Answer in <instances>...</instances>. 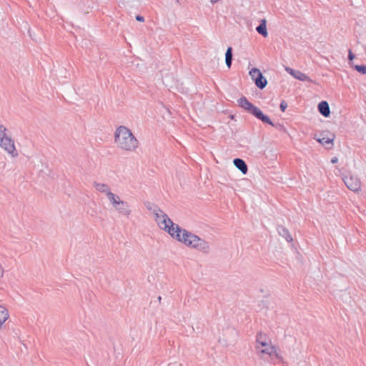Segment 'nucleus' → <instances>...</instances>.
I'll return each mask as SVG.
<instances>
[{"mask_svg": "<svg viewBox=\"0 0 366 366\" xmlns=\"http://www.w3.org/2000/svg\"><path fill=\"white\" fill-rule=\"evenodd\" d=\"M172 238L184 244V245L196 249L204 253H208L210 250L209 244L199 236L181 227V232H177Z\"/></svg>", "mask_w": 366, "mask_h": 366, "instance_id": "f257e3e1", "label": "nucleus"}, {"mask_svg": "<svg viewBox=\"0 0 366 366\" xmlns=\"http://www.w3.org/2000/svg\"><path fill=\"white\" fill-rule=\"evenodd\" d=\"M114 142L119 149L127 152H133L139 147V141L125 126H119L116 129Z\"/></svg>", "mask_w": 366, "mask_h": 366, "instance_id": "f03ea898", "label": "nucleus"}, {"mask_svg": "<svg viewBox=\"0 0 366 366\" xmlns=\"http://www.w3.org/2000/svg\"><path fill=\"white\" fill-rule=\"evenodd\" d=\"M153 214L155 216V221L159 228L168 232L172 237L177 232H181V227L178 224H174L159 207H154Z\"/></svg>", "mask_w": 366, "mask_h": 366, "instance_id": "7ed1b4c3", "label": "nucleus"}, {"mask_svg": "<svg viewBox=\"0 0 366 366\" xmlns=\"http://www.w3.org/2000/svg\"><path fill=\"white\" fill-rule=\"evenodd\" d=\"M238 105L247 111L248 113L254 116L257 119L262 121L263 123L268 124L273 127H276L274 124L271 121L269 117L253 104L248 101L245 97H242L237 100Z\"/></svg>", "mask_w": 366, "mask_h": 366, "instance_id": "20e7f679", "label": "nucleus"}, {"mask_svg": "<svg viewBox=\"0 0 366 366\" xmlns=\"http://www.w3.org/2000/svg\"><path fill=\"white\" fill-rule=\"evenodd\" d=\"M0 147L13 157H16L18 155L14 140L6 134L3 137H0Z\"/></svg>", "mask_w": 366, "mask_h": 366, "instance_id": "39448f33", "label": "nucleus"}, {"mask_svg": "<svg viewBox=\"0 0 366 366\" xmlns=\"http://www.w3.org/2000/svg\"><path fill=\"white\" fill-rule=\"evenodd\" d=\"M262 347L264 348H260L259 345L256 346V350L259 354L261 358L267 359V357H272L274 356L277 359H282V357L277 352L274 347L267 344V346H262Z\"/></svg>", "mask_w": 366, "mask_h": 366, "instance_id": "423d86ee", "label": "nucleus"}, {"mask_svg": "<svg viewBox=\"0 0 366 366\" xmlns=\"http://www.w3.org/2000/svg\"><path fill=\"white\" fill-rule=\"evenodd\" d=\"M342 180L346 187L352 192H357L361 189V181L360 179L353 175L345 176L342 178Z\"/></svg>", "mask_w": 366, "mask_h": 366, "instance_id": "0eeeda50", "label": "nucleus"}, {"mask_svg": "<svg viewBox=\"0 0 366 366\" xmlns=\"http://www.w3.org/2000/svg\"><path fill=\"white\" fill-rule=\"evenodd\" d=\"M254 74H257V77L253 80L254 81L255 85L260 89H263L267 84V80L261 73L260 70L257 68H252L249 71V75L254 76Z\"/></svg>", "mask_w": 366, "mask_h": 366, "instance_id": "6e6552de", "label": "nucleus"}, {"mask_svg": "<svg viewBox=\"0 0 366 366\" xmlns=\"http://www.w3.org/2000/svg\"><path fill=\"white\" fill-rule=\"evenodd\" d=\"M335 135L334 133L330 132H322V146L326 145L327 149H330L333 147V142L335 140Z\"/></svg>", "mask_w": 366, "mask_h": 366, "instance_id": "1a4fd4ad", "label": "nucleus"}, {"mask_svg": "<svg viewBox=\"0 0 366 366\" xmlns=\"http://www.w3.org/2000/svg\"><path fill=\"white\" fill-rule=\"evenodd\" d=\"M114 209L122 215L129 217L131 214V209L127 202L121 200L118 204L114 207Z\"/></svg>", "mask_w": 366, "mask_h": 366, "instance_id": "9d476101", "label": "nucleus"}, {"mask_svg": "<svg viewBox=\"0 0 366 366\" xmlns=\"http://www.w3.org/2000/svg\"><path fill=\"white\" fill-rule=\"evenodd\" d=\"M234 166L244 174H247L248 167L245 162L240 158H235L233 160Z\"/></svg>", "mask_w": 366, "mask_h": 366, "instance_id": "9b49d317", "label": "nucleus"}, {"mask_svg": "<svg viewBox=\"0 0 366 366\" xmlns=\"http://www.w3.org/2000/svg\"><path fill=\"white\" fill-rule=\"evenodd\" d=\"M277 230L279 234L283 237L288 242H292L293 239L289 230L282 225H278Z\"/></svg>", "mask_w": 366, "mask_h": 366, "instance_id": "f8f14e48", "label": "nucleus"}, {"mask_svg": "<svg viewBox=\"0 0 366 366\" xmlns=\"http://www.w3.org/2000/svg\"><path fill=\"white\" fill-rule=\"evenodd\" d=\"M286 71L293 76L295 79L304 81L307 79V76L299 70H295L290 67L286 68Z\"/></svg>", "mask_w": 366, "mask_h": 366, "instance_id": "ddd939ff", "label": "nucleus"}, {"mask_svg": "<svg viewBox=\"0 0 366 366\" xmlns=\"http://www.w3.org/2000/svg\"><path fill=\"white\" fill-rule=\"evenodd\" d=\"M256 30L259 34L264 37H267L268 36L267 21L265 19H262L260 24L257 26Z\"/></svg>", "mask_w": 366, "mask_h": 366, "instance_id": "4468645a", "label": "nucleus"}, {"mask_svg": "<svg viewBox=\"0 0 366 366\" xmlns=\"http://www.w3.org/2000/svg\"><path fill=\"white\" fill-rule=\"evenodd\" d=\"M94 188L102 193H105L107 195L108 192H110V188L108 184L104 183H98L97 182H94Z\"/></svg>", "mask_w": 366, "mask_h": 366, "instance_id": "2eb2a0df", "label": "nucleus"}, {"mask_svg": "<svg viewBox=\"0 0 366 366\" xmlns=\"http://www.w3.org/2000/svg\"><path fill=\"white\" fill-rule=\"evenodd\" d=\"M233 54H232V48L231 46H229L227 49L226 53H225V63L228 68L231 67L232 59H233Z\"/></svg>", "mask_w": 366, "mask_h": 366, "instance_id": "dca6fc26", "label": "nucleus"}, {"mask_svg": "<svg viewBox=\"0 0 366 366\" xmlns=\"http://www.w3.org/2000/svg\"><path fill=\"white\" fill-rule=\"evenodd\" d=\"M321 114L325 117H329L330 115V109L327 102L322 101L321 102Z\"/></svg>", "mask_w": 366, "mask_h": 366, "instance_id": "f3484780", "label": "nucleus"}, {"mask_svg": "<svg viewBox=\"0 0 366 366\" xmlns=\"http://www.w3.org/2000/svg\"><path fill=\"white\" fill-rule=\"evenodd\" d=\"M9 318L8 310L3 305H0V325Z\"/></svg>", "mask_w": 366, "mask_h": 366, "instance_id": "a211bd4d", "label": "nucleus"}, {"mask_svg": "<svg viewBox=\"0 0 366 366\" xmlns=\"http://www.w3.org/2000/svg\"><path fill=\"white\" fill-rule=\"evenodd\" d=\"M107 197L114 207L121 201L120 197L112 192H108Z\"/></svg>", "mask_w": 366, "mask_h": 366, "instance_id": "6ab92c4d", "label": "nucleus"}, {"mask_svg": "<svg viewBox=\"0 0 366 366\" xmlns=\"http://www.w3.org/2000/svg\"><path fill=\"white\" fill-rule=\"evenodd\" d=\"M257 345L267 346L266 335L262 332H258L257 335Z\"/></svg>", "mask_w": 366, "mask_h": 366, "instance_id": "aec40b11", "label": "nucleus"}, {"mask_svg": "<svg viewBox=\"0 0 366 366\" xmlns=\"http://www.w3.org/2000/svg\"><path fill=\"white\" fill-rule=\"evenodd\" d=\"M354 67L358 72L366 74V65H355Z\"/></svg>", "mask_w": 366, "mask_h": 366, "instance_id": "412c9836", "label": "nucleus"}, {"mask_svg": "<svg viewBox=\"0 0 366 366\" xmlns=\"http://www.w3.org/2000/svg\"><path fill=\"white\" fill-rule=\"evenodd\" d=\"M145 207L147 209L151 212H153V209H154V207H157V205L154 204L152 202H147L145 203Z\"/></svg>", "mask_w": 366, "mask_h": 366, "instance_id": "4be33fe9", "label": "nucleus"}, {"mask_svg": "<svg viewBox=\"0 0 366 366\" xmlns=\"http://www.w3.org/2000/svg\"><path fill=\"white\" fill-rule=\"evenodd\" d=\"M7 131L6 128L3 126L2 124H0V137H3L6 134V132Z\"/></svg>", "mask_w": 366, "mask_h": 366, "instance_id": "5701e85b", "label": "nucleus"}, {"mask_svg": "<svg viewBox=\"0 0 366 366\" xmlns=\"http://www.w3.org/2000/svg\"><path fill=\"white\" fill-rule=\"evenodd\" d=\"M287 107V104L285 101H282L280 105V110L282 112H285Z\"/></svg>", "mask_w": 366, "mask_h": 366, "instance_id": "b1692460", "label": "nucleus"}, {"mask_svg": "<svg viewBox=\"0 0 366 366\" xmlns=\"http://www.w3.org/2000/svg\"><path fill=\"white\" fill-rule=\"evenodd\" d=\"M136 20L139 21V22H143L144 21V16H141V15H137L136 17H135Z\"/></svg>", "mask_w": 366, "mask_h": 366, "instance_id": "393cba45", "label": "nucleus"}, {"mask_svg": "<svg viewBox=\"0 0 366 366\" xmlns=\"http://www.w3.org/2000/svg\"><path fill=\"white\" fill-rule=\"evenodd\" d=\"M355 54L352 52L351 50H349L348 53V59L349 60L352 61L355 58Z\"/></svg>", "mask_w": 366, "mask_h": 366, "instance_id": "a878e982", "label": "nucleus"}, {"mask_svg": "<svg viewBox=\"0 0 366 366\" xmlns=\"http://www.w3.org/2000/svg\"><path fill=\"white\" fill-rule=\"evenodd\" d=\"M337 161H338V159H337V157H333V158L331 159V162H332V164H335V163H337Z\"/></svg>", "mask_w": 366, "mask_h": 366, "instance_id": "bb28decb", "label": "nucleus"}, {"mask_svg": "<svg viewBox=\"0 0 366 366\" xmlns=\"http://www.w3.org/2000/svg\"><path fill=\"white\" fill-rule=\"evenodd\" d=\"M315 139L317 140V142H318L319 143H320V137H317V135L315 136Z\"/></svg>", "mask_w": 366, "mask_h": 366, "instance_id": "cd10ccee", "label": "nucleus"}, {"mask_svg": "<svg viewBox=\"0 0 366 366\" xmlns=\"http://www.w3.org/2000/svg\"><path fill=\"white\" fill-rule=\"evenodd\" d=\"M320 108H321V106H320V102L317 104V109L318 110L319 112H320Z\"/></svg>", "mask_w": 366, "mask_h": 366, "instance_id": "c85d7f7f", "label": "nucleus"}, {"mask_svg": "<svg viewBox=\"0 0 366 366\" xmlns=\"http://www.w3.org/2000/svg\"><path fill=\"white\" fill-rule=\"evenodd\" d=\"M210 1H211V2H212V3H213V4H214V3L217 2L219 0H210Z\"/></svg>", "mask_w": 366, "mask_h": 366, "instance_id": "c756f323", "label": "nucleus"}, {"mask_svg": "<svg viewBox=\"0 0 366 366\" xmlns=\"http://www.w3.org/2000/svg\"><path fill=\"white\" fill-rule=\"evenodd\" d=\"M257 77V74H254V76H251V78L253 79V78H256Z\"/></svg>", "mask_w": 366, "mask_h": 366, "instance_id": "7c9ffc66", "label": "nucleus"}, {"mask_svg": "<svg viewBox=\"0 0 366 366\" xmlns=\"http://www.w3.org/2000/svg\"><path fill=\"white\" fill-rule=\"evenodd\" d=\"M161 300H162V297L159 296V297H158V300H159V302H160Z\"/></svg>", "mask_w": 366, "mask_h": 366, "instance_id": "2f4dec72", "label": "nucleus"}, {"mask_svg": "<svg viewBox=\"0 0 366 366\" xmlns=\"http://www.w3.org/2000/svg\"><path fill=\"white\" fill-rule=\"evenodd\" d=\"M175 1L177 3H178V4L179 3V0H175Z\"/></svg>", "mask_w": 366, "mask_h": 366, "instance_id": "473e14b6", "label": "nucleus"}]
</instances>
